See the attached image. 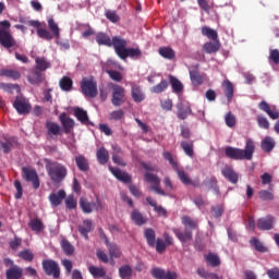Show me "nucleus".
Wrapping results in <instances>:
<instances>
[{"label": "nucleus", "instance_id": "12", "mask_svg": "<svg viewBox=\"0 0 279 279\" xmlns=\"http://www.w3.org/2000/svg\"><path fill=\"white\" fill-rule=\"evenodd\" d=\"M145 181L151 184L150 191H155L157 195H165V191L160 189V179L156 174L146 173Z\"/></svg>", "mask_w": 279, "mask_h": 279}, {"label": "nucleus", "instance_id": "43", "mask_svg": "<svg viewBox=\"0 0 279 279\" xmlns=\"http://www.w3.org/2000/svg\"><path fill=\"white\" fill-rule=\"evenodd\" d=\"M74 114L81 123H88V113L82 108H75Z\"/></svg>", "mask_w": 279, "mask_h": 279}, {"label": "nucleus", "instance_id": "47", "mask_svg": "<svg viewBox=\"0 0 279 279\" xmlns=\"http://www.w3.org/2000/svg\"><path fill=\"white\" fill-rule=\"evenodd\" d=\"M132 97L134 101H136L137 104H141V101L145 99V95L143 94V92L141 90V87L138 86L132 87Z\"/></svg>", "mask_w": 279, "mask_h": 279}, {"label": "nucleus", "instance_id": "26", "mask_svg": "<svg viewBox=\"0 0 279 279\" xmlns=\"http://www.w3.org/2000/svg\"><path fill=\"white\" fill-rule=\"evenodd\" d=\"M222 88L228 100L232 101V97L234 96V85H232L229 80H226L222 82Z\"/></svg>", "mask_w": 279, "mask_h": 279}, {"label": "nucleus", "instance_id": "20", "mask_svg": "<svg viewBox=\"0 0 279 279\" xmlns=\"http://www.w3.org/2000/svg\"><path fill=\"white\" fill-rule=\"evenodd\" d=\"M64 197H66V192H64V190H59L58 193H51L49 195V202L51 206H60Z\"/></svg>", "mask_w": 279, "mask_h": 279}, {"label": "nucleus", "instance_id": "17", "mask_svg": "<svg viewBox=\"0 0 279 279\" xmlns=\"http://www.w3.org/2000/svg\"><path fill=\"white\" fill-rule=\"evenodd\" d=\"M109 171H111L112 175H114L117 180H120V182H124L125 184L130 183L132 180L128 172H123L119 168H113L112 166H109Z\"/></svg>", "mask_w": 279, "mask_h": 279}, {"label": "nucleus", "instance_id": "9", "mask_svg": "<svg viewBox=\"0 0 279 279\" xmlns=\"http://www.w3.org/2000/svg\"><path fill=\"white\" fill-rule=\"evenodd\" d=\"M112 88V104L117 107L125 102V89L119 85H111Z\"/></svg>", "mask_w": 279, "mask_h": 279}, {"label": "nucleus", "instance_id": "38", "mask_svg": "<svg viewBox=\"0 0 279 279\" xmlns=\"http://www.w3.org/2000/svg\"><path fill=\"white\" fill-rule=\"evenodd\" d=\"M141 49L138 48H126L122 57H120L122 60H125V58H141Z\"/></svg>", "mask_w": 279, "mask_h": 279}, {"label": "nucleus", "instance_id": "23", "mask_svg": "<svg viewBox=\"0 0 279 279\" xmlns=\"http://www.w3.org/2000/svg\"><path fill=\"white\" fill-rule=\"evenodd\" d=\"M274 148H276V141H274V138L270 136H266L262 141V150L269 154L274 150Z\"/></svg>", "mask_w": 279, "mask_h": 279}, {"label": "nucleus", "instance_id": "62", "mask_svg": "<svg viewBox=\"0 0 279 279\" xmlns=\"http://www.w3.org/2000/svg\"><path fill=\"white\" fill-rule=\"evenodd\" d=\"M197 274L199 276H202V278H206V279H219V276L215 275V274H208L206 272V270L204 268H198Z\"/></svg>", "mask_w": 279, "mask_h": 279}, {"label": "nucleus", "instance_id": "39", "mask_svg": "<svg viewBox=\"0 0 279 279\" xmlns=\"http://www.w3.org/2000/svg\"><path fill=\"white\" fill-rule=\"evenodd\" d=\"M144 236L150 247L156 245V231H154V229H145Z\"/></svg>", "mask_w": 279, "mask_h": 279}, {"label": "nucleus", "instance_id": "41", "mask_svg": "<svg viewBox=\"0 0 279 279\" xmlns=\"http://www.w3.org/2000/svg\"><path fill=\"white\" fill-rule=\"evenodd\" d=\"M256 145L254 144V141L248 140L245 146V160H252V156L254 155Z\"/></svg>", "mask_w": 279, "mask_h": 279}, {"label": "nucleus", "instance_id": "40", "mask_svg": "<svg viewBox=\"0 0 279 279\" xmlns=\"http://www.w3.org/2000/svg\"><path fill=\"white\" fill-rule=\"evenodd\" d=\"M202 35L206 36V38H209V40H217V38H219L217 31H215L208 26L202 27Z\"/></svg>", "mask_w": 279, "mask_h": 279}, {"label": "nucleus", "instance_id": "55", "mask_svg": "<svg viewBox=\"0 0 279 279\" xmlns=\"http://www.w3.org/2000/svg\"><path fill=\"white\" fill-rule=\"evenodd\" d=\"M46 128L48 130V134H53L54 136L60 134V125L56 122H47Z\"/></svg>", "mask_w": 279, "mask_h": 279}, {"label": "nucleus", "instance_id": "10", "mask_svg": "<svg viewBox=\"0 0 279 279\" xmlns=\"http://www.w3.org/2000/svg\"><path fill=\"white\" fill-rule=\"evenodd\" d=\"M23 178L26 182H32L34 189L40 187V180L38 179V173L32 168H22Z\"/></svg>", "mask_w": 279, "mask_h": 279}, {"label": "nucleus", "instance_id": "5", "mask_svg": "<svg viewBox=\"0 0 279 279\" xmlns=\"http://www.w3.org/2000/svg\"><path fill=\"white\" fill-rule=\"evenodd\" d=\"M81 89L85 97H97V81H95V77H84L81 82Z\"/></svg>", "mask_w": 279, "mask_h": 279}, {"label": "nucleus", "instance_id": "11", "mask_svg": "<svg viewBox=\"0 0 279 279\" xmlns=\"http://www.w3.org/2000/svg\"><path fill=\"white\" fill-rule=\"evenodd\" d=\"M111 47L114 48V51L119 58L122 57L123 53H125V50L128 49V40H125L122 37L116 36L111 39Z\"/></svg>", "mask_w": 279, "mask_h": 279}, {"label": "nucleus", "instance_id": "15", "mask_svg": "<svg viewBox=\"0 0 279 279\" xmlns=\"http://www.w3.org/2000/svg\"><path fill=\"white\" fill-rule=\"evenodd\" d=\"M15 43L14 37H12L8 31H0V45H2V47L10 49L11 47H14Z\"/></svg>", "mask_w": 279, "mask_h": 279}, {"label": "nucleus", "instance_id": "59", "mask_svg": "<svg viewBox=\"0 0 279 279\" xmlns=\"http://www.w3.org/2000/svg\"><path fill=\"white\" fill-rule=\"evenodd\" d=\"M259 198L264 202L274 201V193L267 190H262L259 191Z\"/></svg>", "mask_w": 279, "mask_h": 279}, {"label": "nucleus", "instance_id": "19", "mask_svg": "<svg viewBox=\"0 0 279 279\" xmlns=\"http://www.w3.org/2000/svg\"><path fill=\"white\" fill-rule=\"evenodd\" d=\"M222 175L232 184H236V182H239V174L230 166H226L222 169Z\"/></svg>", "mask_w": 279, "mask_h": 279}, {"label": "nucleus", "instance_id": "24", "mask_svg": "<svg viewBox=\"0 0 279 279\" xmlns=\"http://www.w3.org/2000/svg\"><path fill=\"white\" fill-rule=\"evenodd\" d=\"M220 47H221V44H219V40L216 39L214 41H208L204 44L203 49L204 51H206V53H217Z\"/></svg>", "mask_w": 279, "mask_h": 279}, {"label": "nucleus", "instance_id": "54", "mask_svg": "<svg viewBox=\"0 0 279 279\" xmlns=\"http://www.w3.org/2000/svg\"><path fill=\"white\" fill-rule=\"evenodd\" d=\"M61 247H62L64 254H66V256H71V254H73V252H75V247H73L71 242H69L66 240L61 241Z\"/></svg>", "mask_w": 279, "mask_h": 279}, {"label": "nucleus", "instance_id": "36", "mask_svg": "<svg viewBox=\"0 0 279 279\" xmlns=\"http://www.w3.org/2000/svg\"><path fill=\"white\" fill-rule=\"evenodd\" d=\"M28 226L33 230V232L38 233V232H43V230H45V225L38 218L31 219Z\"/></svg>", "mask_w": 279, "mask_h": 279}, {"label": "nucleus", "instance_id": "48", "mask_svg": "<svg viewBox=\"0 0 279 279\" xmlns=\"http://www.w3.org/2000/svg\"><path fill=\"white\" fill-rule=\"evenodd\" d=\"M2 88L11 95H21V87L16 84H2Z\"/></svg>", "mask_w": 279, "mask_h": 279}, {"label": "nucleus", "instance_id": "6", "mask_svg": "<svg viewBox=\"0 0 279 279\" xmlns=\"http://www.w3.org/2000/svg\"><path fill=\"white\" fill-rule=\"evenodd\" d=\"M163 158L165 160H168L174 171H177L178 178L183 184H191V179L189 178V175H186V172H184V170L180 169L178 161H175L173 156H171V153L163 151Z\"/></svg>", "mask_w": 279, "mask_h": 279}, {"label": "nucleus", "instance_id": "30", "mask_svg": "<svg viewBox=\"0 0 279 279\" xmlns=\"http://www.w3.org/2000/svg\"><path fill=\"white\" fill-rule=\"evenodd\" d=\"M23 276V269L19 266H13L7 270V279H20Z\"/></svg>", "mask_w": 279, "mask_h": 279}, {"label": "nucleus", "instance_id": "29", "mask_svg": "<svg viewBox=\"0 0 279 279\" xmlns=\"http://www.w3.org/2000/svg\"><path fill=\"white\" fill-rule=\"evenodd\" d=\"M250 245L252 248H254L258 253H267V246L263 245V242L258 240V238H252L250 240Z\"/></svg>", "mask_w": 279, "mask_h": 279}, {"label": "nucleus", "instance_id": "32", "mask_svg": "<svg viewBox=\"0 0 279 279\" xmlns=\"http://www.w3.org/2000/svg\"><path fill=\"white\" fill-rule=\"evenodd\" d=\"M37 71H47L51 66V62H49L45 57H37L35 59Z\"/></svg>", "mask_w": 279, "mask_h": 279}, {"label": "nucleus", "instance_id": "33", "mask_svg": "<svg viewBox=\"0 0 279 279\" xmlns=\"http://www.w3.org/2000/svg\"><path fill=\"white\" fill-rule=\"evenodd\" d=\"M170 84L175 95H182V90H184V85H182V82H180V80L175 78L174 76H170Z\"/></svg>", "mask_w": 279, "mask_h": 279}, {"label": "nucleus", "instance_id": "14", "mask_svg": "<svg viewBox=\"0 0 279 279\" xmlns=\"http://www.w3.org/2000/svg\"><path fill=\"white\" fill-rule=\"evenodd\" d=\"M225 154H226L227 158H231V160H244L245 159V150L234 148L232 146L226 147Z\"/></svg>", "mask_w": 279, "mask_h": 279}, {"label": "nucleus", "instance_id": "58", "mask_svg": "<svg viewBox=\"0 0 279 279\" xmlns=\"http://www.w3.org/2000/svg\"><path fill=\"white\" fill-rule=\"evenodd\" d=\"M257 124L263 130H269V120L264 116H257Z\"/></svg>", "mask_w": 279, "mask_h": 279}, {"label": "nucleus", "instance_id": "52", "mask_svg": "<svg viewBox=\"0 0 279 279\" xmlns=\"http://www.w3.org/2000/svg\"><path fill=\"white\" fill-rule=\"evenodd\" d=\"M207 265H211V267H217L220 265L221 260L219 259V256L216 254L209 253L205 256Z\"/></svg>", "mask_w": 279, "mask_h": 279}, {"label": "nucleus", "instance_id": "46", "mask_svg": "<svg viewBox=\"0 0 279 279\" xmlns=\"http://www.w3.org/2000/svg\"><path fill=\"white\" fill-rule=\"evenodd\" d=\"M119 276L121 279L132 278V267L130 265H123L119 268Z\"/></svg>", "mask_w": 279, "mask_h": 279}, {"label": "nucleus", "instance_id": "56", "mask_svg": "<svg viewBox=\"0 0 279 279\" xmlns=\"http://www.w3.org/2000/svg\"><path fill=\"white\" fill-rule=\"evenodd\" d=\"M167 88H169V83L167 81H161L160 84L151 87V93H162L163 90H167Z\"/></svg>", "mask_w": 279, "mask_h": 279}, {"label": "nucleus", "instance_id": "3", "mask_svg": "<svg viewBox=\"0 0 279 279\" xmlns=\"http://www.w3.org/2000/svg\"><path fill=\"white\" fill-rule=\"evenodd\" d=\"M181 221L185 227V231L182 233L180 229H173V232L181 243H186V241H191V239H193L191 230H195V228H197V220H194L189 216H183Z\"/></svg>", "mask_w": 279, "mask_h": 279}, {"label": "nucleus", "instance_id": "13", "mask_svg": "<svg viewBox=\"0 0 279 279\" xmlns=\"http://www.w3.org/2000/svg\"><path fill=\"white\" fill-rule=\"evenodd\" d=\"M258 108L260 111L265 112L271 120L276 121L279 119V111L275 106L270 107L265 100L259 102Z\"/></svg>", "mask_w": 279, "mask_h": 279}, {"label": "nucleus", "instance_id": "27", "mask_svg": "<svg viewBox=\"0 0 279 279\" xmlns=\"http://www.w3.org/2000/svg\"><path fill=\"white\" fill-rule=\"evenodd\" d=\"M146 202H147V204H149V206H153L155 213H157V215H159V217H167V209H165L162 206H158L154 198L147 197Z\"/></svg>", "mask_w": 279, "mask_h": 279}, {"label": "nucleus", "instance_id": "28", "mask_svg": "<svg viewBox=\"0 0 279 279\" xmlns=\"http://www.w3.org/2000/svg\"><path fill=\"white\" fill-rule=\"evenodd\" d=\"M96 157L99 165H106V162H108L110 158V155L108 153V149H106L105 147H100L96 153Z\"/></svg>", "mask_w": 279, "mask_h": 279}, {"label": "nucleus", "instance_id": "42", "mask_svg": "<svg viewBox=\"0 0 279 279\" xmlns=\"http://www.w3.org/2000/svg\"><path fill=\"white\" fill-rule=\"evenodd\" d=\"M178 117L182 120L186 119L189 117V113L191 112V107L184 106L182 102L178 104Z\"/></svg>", "mask_w": 279, "mask_h": 279}, {"label": "nucleus", "instance_id": "7", "mask_svg": "<svg viewBox=\"0 0 279 279\" xmlns=\"http://www.w3.org/2000/svg\"><path fill=\"white\" fill-rule=\"evenodd\" d=\"M13 108H15L19 114H29V112H32V105H29V100L23 96H17L15 98Z\"/></svg>", "mask_w": 279, "mask_h": 279}, {"label": "nucleus", "instance_id": "37", "mask_svg": "<svg viewBox=\"0 0 279 279\" xmlns=\"http://www.w3.org/2000/svg\"><path fill=\"white\" fill-rule=\"evenodd\" d=\"M1 77H9L10 80H19L21 77V73L15 70L2 69L0 70Z\"/></svg>", "mask_w": 279, "mask_h": 279}, {"label": "nucleus", "instance_id": "2", "mask_svg": "<svg viewBox=\"0 0 279 279\" xmlns=\"http://www.w3.org/2000/svg\"><path fill=\"white\" fill-rule=\"evenodd\" d=\"M46 171L52 182L60 183L66 178L64 165L46 159Z\"/></svg>", "mask_w": 279, "mask_h": 279}, {"label": "nucleus", "instance_id": "57", "mask_svg": "<svg viewBox=\"0 0 279 279\" xmlns=\"http://www.w3.org/2000/svg\"><path fill=\"white\" fill-rule=\"evenodd\" d=\"M181 147L186 156L193 157V143L192 142H182Z\"/></svg>", "mask_w": 279, "mask_h": 279}, {"label": "nucleus", "instance_id": "16", "mask_svg": "<svg viewBox=\"0 0 279 279\" xmlns=\"http://www.w3.org/2000/svg\"><path fill=\"white\" fill-rule=\"evenodd\" d=\"M151 276L156 279H178V275L172 271H165L161 268H153Z\"/></svg>", "mask_w": 279, "mask_h": 279}, {"label": "nucleus", "instance_id": "31", "mask_svg": "<svg viewBox=\"0 0 279 279\" xmlns=\"http://www.w3.org/2000/svg\"><path fill=\"white\" fill-rule=\"evenodd\" d=\"M131 219L135 222L136 226H143L147 223V218L136 209L132 211Z\"/></svg>", "mask_w": 279, "mask_h": 279}, {"label": "nucleus", "instance_id": "21", "mask_svg": "<svg viewBox=\"0 0 279 279\" xmlns=\"http://www.w3.org/2000/svg\"><path fill=\"white\" fill-rule=\"evenodd\" d=\"M93 220L86 219L83 221V225L78 226V232L84 236V239H88V232H93Z\"/></svg>", "mask_w": 279, "mask_h": 279}, {"label": "nucleus", "instance_id": "49", "mask_svg": "<svg viewBox=\"0 0 279 279\" xmlns=\"http://www.w3.org/2000/svg\"><path fill=\"white\" fill-rule=\"evenodd\" d=\"M80 171H88V159L80 155L75 158Z\"/></svg>", "mask_w": 279, "mask_h": 279}, {"label": "nucleus", "instance_id": "64", "mask_svg": "<svg viewBox=\"0 0 279 279\" xmlns=\"http://www.w3.org/2000/svg\"><path fill=\"white\" fill-rule=\"evenodd\" d=\"M269 279H279V268H272L267 270Z\"/></svg>", "mask_w": 279, "mask_h": 279}, {"label": "nucleus", "instance_id": "60", "mask_svg": "<svg viewBox=\"0 0 279 279\" xmlns=\"http://www.w3.org/2000/svg\"><path fill=\"white\" fill-rule=\"evenodd\" d=\"M65 205H66V208H69L70 210H73L74 208H77V199H75L73 195H70L65 199Z\"/></svg>", "mask_w": 279, "mask_h": 279}, {"label": "nucleus", "instance_id": "63", "mask_svg": "<svg viewBox=\"0 0 279 279\" xmlns=\"http://www.w3.org/2000/svg\"><path fill=\"white\" fill-rule=\"evenodd\" d=\"M269 60H271V62H274V64H279V50L278 49L270 50Z\"/></svg>", "mask_w": 279, "mask_h": 279}, {"label": "nucleus", "instance_id": "44", "mask_svg": "<svg viewBox=\"0 0 279 279\" xmlns=\"http://www.w3.org/2000/svg\"><path fill=\"white\" fill-rule=\"evenodd\" d=\"M59 86L61 89L69 92L73 88V80L69 76H63L59 82Z\"/></svg>", "mask_w": 279, "mask_h": 279}, {"label": "nucleus", "instance_id": "61", "mask_svg": "<svg viewBox=\"0 0 279 279\" xmlns=\"http://www.w3.org/2000/svg\"><path fill=\"white\" fill-rule=\"evenodd\" d=\"M225 121L228 128H234V125H236V118L234 117V114H231L230 112L226 114Z\"/></svg>", "mask_w": 279, "mask_h": 279}, {"label": "nucleus", "instance_id": "51", "mask_svg": "<svg viewBox=\"0 0 279 279\" xmlns=\"http://www.w3.org/2000/svg\"><path fill=\"white\" fill-rule=\"evenodd\" d=\"M31 84H40L45 80V75L38 71H34L28 77Z\"/></svg>", "mask_w": 279, "mask_h": 279}, {"label": "nucleus", "instance_id": "8", "mask_svg": "<svg viewBox=\"0 0 279 279\" xmlns=\"http://www.w3.org/2000/svg\"><path fill=\"white\" fill-rule=\"evenodd\" d=\"M43 269L47 276L60 278V266L53 259H46L43 262Z\"/></svg>", "mask_w": 279, "mask_h": 279}, {"label": "nucleus", "instance_id": "45", "mask_svg": "<svg viewBox=\"0 0 279 279\" xmlns=\"http://www.w3.org/2000/svg\"><path fill=\"white\" fill-rule=\"evenodd\" d=\"M88 271L94 278H104V276H106V269L101 267L89 266Z\"/></svg>", "mask_w": 279, "mask_h": 279}, {"label": "nucleus", "instance_id": "53", "mask_svg": "<svg viewBox=\"0 0 279 279\" xmlns=\"http://www.w3.org/2000/svg\"><path fill=\"white\" fill-rule=\"evenodd\" d=\"M114 154L112 155V160L114 165H119L120 167H125V161H123V158H121L119 155V151H121V148L113 146Z\"/></svg>", "mask_w": 279, "mask_h": 279}, {"label": "nucleus", "instance_id": "1", "mask_svg": "<svg viewBox=\"0 0 279 279\" xmlns=\"http://www.w3.org/2000/svg\"><path fill=\"white\" fill-rule=\"evenodd\" d=\"M27 25L31 27H36L37 29V36L41 38L43 40H53V38H60V26H58V23L53 17L48 19V28L45 23H40L36 20H31L27 22Z\"/></svg>", "mask_w": 279, "mask_h": 279}, {"label": "nucleus", "instance_id": "18", "mask_svg": "<svg viewBox=\"0 0 279 279\" xmlns=\"http://www.w3.org/2000/svg\"><path fill=\"white\" fill-rule=\"evenodd\" d=\"M102 236L105 238V243L108 247L110 258H121V256L123 254L121 252V248L114 243L110 244V242H108V239L106 238V235H102Z\"/></svg>", "mask_w": 279, "mask_h": 279}, {"label": "nucleus", "instance_id": "22", "mask_svg": "<svg viewBox=\"0 0 279 279\" xmlns=\"http://www.w3.org/2000/svg\"><path fill=\"white\" fill-rule=\"evenodd\" d=\"M257 228L263 231H269L274 229V218H260L257 221Z\"/></svg>", "mask_w": 279, "mask_h": 279}, {"label": "nucleus", "instance_id": "25", "mask_svg": "<svg viewBox=\"0 0 279 279\" xmlns=\"http://www.w3.org/2000/svg\"><path fill=\"white\" fill-rule=\"evenodd\" d=\"M204 77L197 70H190V78L193 86H202L204 84Z\"/></svg>", "mask_w": 279, "mask_h": 279}, {"label": "nucleus", "instance_id": "4", "mask_svg": "<svg viewBox=\"0 0 279 279\" xmlns=\"http://www.w3.org/2000/svg\"><path fill=\"white\" fill-rule=\"evenodd\" d=\"M78 204L85 215H90V213L95 210L99 211L104 210L105 208L104 202H101L99 198H96V202H90L86 197H81Z\"/></svg>", "mask_w": 279, "mask_h": 279}, {"label": "nucleus", "instance_id": "34", "mask_svg": "<svg viewBox=\"0 0 279 279\" xmlns=\"http://www.w3.org/2000/svg\"><path fill=\"white\" fill-rule=\"evenodd\" d=\"M60 121L65 130V132H71L72 128L75 125L73 119L66 117V113H61Z\"/></svg>", "mask_w": 279, "mask_h": 279}, {"label": "nucleus", "instance_id": "50", "mask_svg": "<svg viewBox=\"0 0 279 279\" xmlns=\"http://www.w3.org/2000/svg\"><path fill=\"white\" fill-rule=\"evenodd\" d=\"M159 53L162 58H167L168 60H173V58H175V52L169 47L159 48Z\"/></svg>", "mask_w": 279, "mask_h": 279}, {"label": "nucleus", "instance_id": "35", "mask_svg": "<svg viewBox=\"0 0 279 279\" xmlns=\"http://www.w3.org/2000/svg\"><path fill=\"white\" fill-rule=\"evenodd\" d=\"M96 43L98 45H105L106 47H112V39L105 33H98L96 35Z\"/></svg>", "mask_w": 279, "mask_h": 279}]
</instances>
